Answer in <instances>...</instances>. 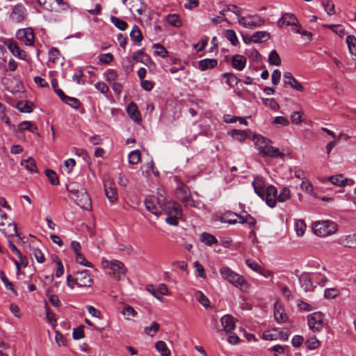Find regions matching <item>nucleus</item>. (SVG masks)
<instances>
[{"mask_svg":"<svg viewBox=\"0 0 356 356\" xmlns=\"http://www.w3.org/2000/svg\"><path fill=\"white\" fill-rule=\"evenodd\" d=\"M220 273L222 278L241 291H247L249 286L245 279L227 266L222 267Z\"/></svg>","mask_w":356,"mask_h":356,"instance_id":"f257e3e1","label":"nucleus"},{"mask_svg":"<svg viewBox=\"0 0 356 356\" xmlns=\"http://www.w3.org/2000/svg\"><path fill=\"white\" fill-rule=\"evenodd\" d=\"M312 229L316 235L324 237L335 233L337 225L333 222L323 220L314 222Z\"/></svg>","mask_w":356,"mask_h":356,"instance_id":"f03ea898","label":"nucleus"},{"mask_svg":"<svg viewBox=\"0 0 356 356\" xmlns=\"http://www.w3.org/2000/svg\"><path fill=\"white\" fill-rule=\"evenodd\" d=\"M102 266L103 268H108L111 270L108 273L109 275L113 277L116 280H120L122 276H124L127 269L124 264L118 260H113L108 261L107 260H102Z\"/></svg>","mask_w":356,"mask_h":356,"instance_id":"7ed1b4c3","label":"nucleus"},{"mask_svg":"<svg viewBox=\"0 0 356 356\" xmlns=\"http://www.w3.org/2000/svg\"><path fill=\"white\" fill-rule=\"evenodd\" d=\"M307 323L310 330L313 332L321 331L323 326V315L321 312H314L307 316Z\"/></svg>","mask_w":356,"mask_h":356,"instance_id":"20e7f679","label":"nucleus"},{"mask_svg":"<svg viewBox=\"0 0 356 356\" xmlns=\"http://www.w3.org/2000/svg\"><path fill=\"white\" fill-rule=\"evenodd\" d=\"M27 12L25 6L22 3L15 5L10 15V19L15 23L22 22L26 17Z\"/></svg>","mask_w":356,"mask_h":356,"instance_id":"39448f33","label":"nucleus"},{"mask_svg":"<svg viewBox=\"0 0 356 356\" xmlns=\"http://www.w3.org/2000/svg\"><path fill=\"white\" fill-rule=\"evenodd\" d=\"M122 1L132 13H136L138 15H142L146 10V5L143 0H122Z\"/></svg>","mask_w":356,"mask_h":356,"instance_id":"423d86ee","label":"nucleus"},{"mask_svg":"<svg viewBox=\"0 0 356 356\" xmlns=\"http://www.w3.org/2000/svg\"><path fill=\"white\" fill-rule=\"evenodd\" d=\"M39 245L40 243L33 241L26 246L25 250L26 252L32 253L38 263L42 264L45 261V257Z\"/></svg>","mask_w":356,"mask_h":356,"instance_id":"0eeeda50","label":"nucleus"},{"mask_svg":"<svg viewBox=\"0 0 356 356\" xmlns=\"http://www.w3.org/2000/svg\"><path fill=\"white\" fill-rule=\"evenodd\" d=\"M263 200H265L268 207L271 208L275 207L277 200V188L273 185L268 186L266 188L264 198Z\"/></svg>","mask_w":356,"mask_h":356,"instance_id":"6e6552de","label":"nucleus"},{"mask_svg":"<svg viewBox=\"0 0 356 356\" xmlns=\"http://www.w3.org/2000/svg\"><path fill=\"white\" fill-rule=\"evenodd\" d=\"M16 37L18 40L24 42L27 46H31L33 44L34 34L31 29H19L17 32Z\"/></svg>","mask_w":356,"mask_h":356,"instance_id":"1a4fd4ad","label":"nucleus"},{"mask_svg":"<svg viewBox=\"0 0 356 356\" xmlns=\"http://www.w3.org/2000/svg\"><path fill=\"white\" fill-rule=\"evenodd\" d=\"M277 24L280 27L291 26L292 28H296L299 26L296 17L292 13H284L281 19L278 21Z\"/></svg>","mask_w":356,"mask_h":356,"instance_id":"9d476101","label":"nucleus"},{"mask_svg":"<svg viewBox=\"0 0 356 356\" xmlns=\"http://www.w3.org/2000/svg\"><path fill=\"white\" fill-rule=\"evenodd\" d=\"M176 195L178 200L186 205L191 201V193L189 188L184 184H181L178 187L176 191Z\"/></svg>","mask_w":356,"mask_h":356,"instance_id":"9b49d317","label":"nucleus"},{"mask_svg":"<svg viewBox=\"0 0 356 356\" xmlns=\"http://www.w3.org/2000/svg\"><path fill=\"white\" fill-rule=\"evenodd\" d=\"M0 230L7 238L17 236V225L15 222H9L7 226L3 222H0Z\"/></svg>","mask_w":356,"mask_h":356,"instance_id":"f8f14e48","label":"nucleus"},{"mask_svg":"<svg viewBox=\"0 0 356 356\" xmlns=\"http://www.w3.org/2000/svg\"><path fill=\"white\" fill-rule=\"evenodd\" d=\"M182 216V211L180 205L179 204L175 209H172L171 212L165 218V221L167 223L177 226L178 225V219L181 218Z\"/></svg>","mask_w":356,"mask_h":356,"instance_id":"ddd939ff","label":"nucleus"},{"mask_svg":"<svg viewBox=\"0 0 356 356\" xmlns=\"http://www.w3.org/2000/svg\"><path fill=\"white\" fill-rule=\"evenodd\" d=\"M284 83L298 91H303V86L293 76L291 72L284 74Z\"/></svg>","mask_w":356,"mask_h":356,"instance_id":"4468645a","label":"nucleus"},{"mask_svg":"<svg viewBox=\"0 0 356 356\" xmlns=\"http://www.w3.org/2000/svg\"><path fill=\"white\" fill-rule=\"evenodd\" d=\"M105 195L111 202H115L118 200V193L115 185L107 181L104 183Z\"/></svg>","mask_w":356,"mask_h":356,"instance_id":"2eb2a0df","label":"nucleus"},{"mask_svg":"<svg viewBox=\"0 0 356 356\" xmlns=\"http://www.w3.org/2000/svg\"><path fill=\"white\" fill-rule=\"evenodd\" d=\"M338 242L343 247L356 248V234L342 236Z\"/></svg>","mask_w":356,"mask_h":356,"instance_id":"dca6fc26","label":"nucleus"},{"mask_svg":"<svg viewBox=\"0 0 356 356\" xmlns=\"http://www.w3.org/2000/svg\"><path fill=\"white\" fill-rule=\"evenodd\" d=\"M164 200L165 199L161 195L160 198H158V204H159V207L161 209V213L163 212L165 215L168 216L172 209H175V207L179 205V204L175 202H168L163 203Z\"/></svg>","mask_w":356,"mask_h":356,"instance_id":"f3484780","label":"nucleus"},{"mask_svg":"<svg viewBox=\"0 0 356 356\" xmlns=\"http://www.w3.org/2000/svg\"><path fill=\"white\" fill-rule=\"evenodd\" d=\"M8 49L12 53V54L22 60H25L26 57V53L25 51L22 50L15 42H10L7 44Z\"/></svg>","mask_w":356,"mask_h":356,"instance_id":"a211bd4d","label":"nucleus"},{"mask_svg":"<svg viewBox=\"0 0 356 356\" xmlns=\"http://www.w3.org/2000/svg\"><path fill=\"white\" fill-rule=\"evenodd\" d=\"M145 204L146 209L154 215H159L161 213V209L158 204V199L154 198H146L145 200Z\"/></svg>","mask_w":356,"mask_h":356,"instance_id":"6ab92c4d","label":"nucleus"},{"mask_svg":"<svg viewBox=\"0 0 356 356\" xmlns=\"http://www.w3.org/2000/svg\"><path fill=\"white\" fill-rule=\"evenodd\" d=\"M220 321L226 333H231L234 330L235 327L234 318L232 316L225 315L221 318Z\"/></svg>","mask_w":356,"mask_h":356,"instance_id":"aec40b11","label":"nucleus"},{"mask_svg":"<svg viewBox=\"0 0 356 356\" xmlns=\"http://www.w3.org/2000/svg\"><path fill=\"white\" fill-rule=\"evenodd\" d=\"M274 317L279 323H284L287 321V316L284 309L278 302H275L274 305Z\"/></svg>","mask_w":356,"mask_h":356,"instance_id":"412c9836","label":"nucleus"},{"mask_svg":"<svg viewBox=\"0 0 356 356\" xmlns=\"http://www.w3.org/2000/svg\"><path fill=\"white\" fill-rule=\"evenodd\" d=\"M231 63L234 69L241 71L245 67L246 58L243 56L236 54L232 56Z\"/></svg>","mask_w":356,"mask_h":356,"instance_id":"4be33fe9","label":"nucleus"},{"mask_svg":"<svg viewBox=\"0 0 356 356\" xmlns=\"http://www.w3.org/2000/svg\"><path fill=\"white\" fill-rule=\"evenodd\" d=\"M73 281L76 284L80 286H86L89 283V278L88 271L86 270L83 271H78L76 277Z\"/></svg>","mask_w":356,"mask_h":356,"instance_id":"5701e85b","label":"nucleus"},{"mask_svg":"<svg viewBox=\"0 0 356 356\" xmlns=\"http://www.w3.org/2000/svg\"><path fill=\"white\" fill-rule=\"evenodd\" d=\"M218 65V61L214 58H205L199 60L198 68L201 71H204L208 69H212Z\"/></svg>","mask_w":356,"mask_h":356,"instance_id":"b1692460","label":"nucleus"},{"mask_svg":"<svg viewBox=\"0 0 356 356\" xmlns=\"http://www.w3.org/2000/svg\"><path fill=\"white\" fill-rule=\"evenodd\" d=\"M270 34L267 31H257L252 35V40L254 43H261L268 40Z\"/></svg>","mask_w":356,"mask_h":356,"instance_id":"393cba45","label":"nucleus"},{"mask_svg":"<svg viewBox=\"0 0 356 356\" xmlns=\"http://www.w3.org/2000/svg\"><path fill=\"white\" fill-rule=\"evenodd\" d=\"M301 286L305 291H311L313 290V284L311 278L308 274H302L299 277Z\"/></svg>","mask_w":356,"mask_h":356,"instance_id":"a878e982","label":"nucleus"},{"mask_svg":"<svg viewBox=\"0 0 356 356\" xmlns=\"http://www.w3.org/2000/svg\"><path fill=\"white\" fill-rule=\"evenodd\" d=\"M236 216H238L237 213L232 211H227L220 216V221L223 223L234 225L238 222Z\"/></svg>","mask_w":356,"mask_h":356,"instance_id":"bb28decb","label":"nucleus"},{"mask_svg":"<svg viewBox=\"0 0 356 356\" xmlns=\"http://www.w3.org/2000/svg\"><path fill=\"white\" fill-rule=\"evenodd\" d=\"M254 143L257 149L260 152L265 148L266 145H269V143H273L270 139L267 138L263 137L261 136H257L254 138Z\"/></svg>","mask_w":356,"mask_h":356,"instance_id":"cd10ccee","label":"nucleus"},{"mask_svg":"<svg viewBox=\"0 0 356 356\" xmlns=\"http://www.w3.org/2000/svg\"><path fill=\"white\" fill-rule=\"evenodd\" d=\"M329 180L332 184L339 186H345L350 181L348 179L345 178L342 175L331 176L329 177Z\"/></svg>","mask_w":356,"mask_h":356,"instance_id":"c85d7f7f","label":"nucleus"},{"mask_svg":"<svg viewBox=\"0 0 356 356\" xmlns=\"http://www.w3.org/2000/svg\"><path fill=\"white\" fill-rule=\"evenodd\" d=\"M346 42L350 54L356 57V38L353 35H348L346 37Z\"/></svg>","mask_w":356,"mask_h":356,"instance_id":"c756f323","label":"nucleus"},{"mask_svg":"<svg viewBox=\"0 0 356 356\" xmlns=\"http://www.w3.org/2000/svg\"><path fill=\"white\" fill-rule=\"evenodd\" d=\"M130 37L134 42L139 43L142 41L143 37L142 33L136 25L134 26L130 33Z\"/></svg>","mask_w":356,"mask_h":356,"instance_id":"7c9ffc66","label":"nucleus"},{"mask_svg":"<svg viewBox=\"0 0 356 356\" xmlns=\"http://www.w3.org/2000/svg\"><path fill=\"white\" fill-rule=\"evenodd\" d=\"M252 184L257 195L264 199L266 188H264L262 181L260 180H254L252 181Z\"/></svg>","mask_w":356,"mask_h":356,"instance_id":"2f4dec72","label":"nucleus"},{"mask_svg":"<svg viewBox=\"0 0 356 356\" xmlns=\"http://www.w3.org/2000/svg\"><path fill=\"white\" fill-rule=\"evenodd\" d=\"M200 240L207 245H211L218 243V240L214 236L207 232H203L200 235Z\"/></svg>","mask_w":356,"mask_h":356,"instance_id":"473e14b6","label":"nucleus"},{"mask_svg":"<svg viewBox=\"0 0 356 356\" xmlns=\"http://www.w3.org/2000/svg\"><path fill=\"white\" fill-rule=\"evenodd\" d=\"M155 348L161 356H169L170 355V349L168 348L166 343L163 341L156 342Z\"/></svg>","mask_w":356,"mask_h":356,"instance_id":"72a5a7b5","label":"nucleus"},{"mask_svg":"<svg viewBox=\"0 0 356 356\" xmlns=\"http://www.w3.org/2000/svg\"><path fill=\"white\" fill-rule=\"evenodd\" d=\"M248 22V29H253L261 26L264 24L265 21L260 17L250 16Z\"/></svg>","mask_w":356,"mask_h":356,"instance_id":"f704fd0d","label":"nucleus"},{"mask_svg":"<svg viewBox=\"0 0 356 356\" xmlns=\"http://www.w3.org/2000/svg\"><path fill=\"white\" fill-rule=\"evenodd\" d=\"M248 133L250 131H241L237 129H234L232 131V136L236 140L239 142H243L245 139L248 136Z\"/></svg>","mask_w":356,"mask_h":356,"instance_id":"c9c22d12","label":"nucleus"},{"mask_svg":"<svg viewBox=\"0 0 356 356\" xmlns=\"http://www.w3.org/2000/svg\"><path fill=\"white\" fill-rule=\"evenodd\" d=\"M33 105L29 102H19L17 104V108L21 113H31Z\"/></svg>","mask_w":356,"mask_h":356,"instance_id":"e433bc0d","label":"nucleus"},{"mask_svg":"<svg viewBox=\"0 0 356 356\" xmlns=\"http://www.w3.org/2000/svg\"><path fill=\"white\" fill-rule=\"evenodd\" d=\"M111 21L113 25L120 31H125L128 27V24L125 21L115 16H111Z\"/></svg>","mask_w":356,"mask_h":356,"instance_id":"4c0bfd02","label":"nucleus"},{"mask_svg":"<svg viewBox=\"0 0 356 356\" xmlns=\"http://www.w3.org/2000/svg\"><path fill=\"white\" fill-rule=\"evenodd\" d=\"M278 329H273L270 330H266L264 332L262 337L265 340L273 341L277 340L279 338Z\"/></svg>","mask_w":356,"mask_h":356,"instance_id":"58836bf2","label":"nucleus"},{"mask_svg":"<svg viewBox=\"0 0 356 356\" xmlns=\"http://www.w3.org/2000/svg\"><path fill=\"white\" fill-rule=\"evenodd\" d=\"M268 63L270 65L279 66L281 65V59L275 50H272L268 55Z\"/></svg>","mask_w":356,"mask_h":356,"instance_id":"ea45409f","label":"nucleus"},{"mask_svg":"<svg viewBox=\"0 0 356 356\" xmlns=\"http://www.w3.org/2000/svg\"><path fill=\"white\" fill-rule=\"evenodd\" d=\"M321 4L328 15L335 14L334 4L331 0H322Z\"/></svg>","mask_w":356,"mask_h":356,"instance_id":"a19ab883","label":"nucleus"},{"mask_svg":"<svg viewBox=\"0 0 356 356\" xmlns=\"http://www.w3.org/2000/svg\"><path fill=\"white\" fill-rule=\"evenodd\" d=\"M121 313L126 320H130L131 317H135L137 315V312L130 305H126L122 309Z\"/></svg>","mask_w":356,"mask_h":356,"instance_id":"79ce46f5","label":"nucleus"},{"mask_svg":"<svg viewBox=\"0 0 356 356\" xmlns=\"http://www.w3.org/2000/svg\"><path fill=\"white\" fill-rule=\"evenodd\" d=\"M22 165L24 166L29 172L32 173L37 172L35 162L32 158H29L28 159L22 161Z\"/></svg>","mask_w":356,"mask_h":356,"instance_id":"37998d69","label":"nucleus"},{"mask_svg":"<svg viewBox=\"0 0 356 356\" xmlns=\"http://www.w3.org/2000/svg\"><path fill=\"white\" fill-rule=\"evenodd\" d=\"M127 111L128 114L132 119L136 121L139 120L138 116L140 115V114L138 111L137 106L134 103L129 104Z\"/></svg>","mask_w":356,"mask_h":356,"instance_id":"c03bdc74","label":"nucleus"},{"mask_svg":"<svg viewBox=\"0 0 356 356\" xmlns=\"http://www.w3.org/2000/svg\"><path fill=\"white\" fill-rule=\"evenodd\" d=\"M245 54L253 61H259L261 57L259 51L254 48H249L245 49Z\"/></svg>","mask_w":356,"mask_h":356,"instance_id":"a18cd8bd","label":"nucleus"},{"mask_svg":"<svg viewBox=\"0 0 356 356\" xmlns=\"http://www.w3.org/2000/svg\"><path fill=\"white\" fill-rule=\"evenodd\" d=\"M160 329V325L155 321L152 323L151 326L145 327L144 332L146 334L150 337H153Z\"/></svg>","mask_w":356,"mask_h":356,"instance_id":"49530a36","label":"nucleus"},{"mask_svg":"<svg viewBox=\"0 0 356 356\" xmlns=\"http://www.w3.org/2000/svg\"><path fill=\"white\" fill-rule=\"evenodd\" d=\"M45 175L48 177L49 182L54 186L59 185V180L56 173L52 170L47 169L45 170Z\"/></svg>","mask_w":356,"mask_h":356,"instance_id":"de8ad7c7","label":"nucleus"},{"mask_svg":"<svg viewBox=\"0 0 356 356\" xmlns=\"http://www.w3.org/2000/svg\"><path fill=\"white\" fill-rule=\"evenodd\" d=\"M225 35L232 45L236 46L238 44V40L234 31L226 30L225 32Z\"/></svg>","mask_w":356,"mask_h":356,"instance_id":"09e8293b","label":"nucleus"},{"mask_svg":"<svg viewBox=\"0 0 356 356\" xmlns=\"http://www.w3.org/2000/svg\"><path fill=\"white\" fill-rule=\"evenodd\" d=\"M307 225L304 220H298L296 222L295 228L298 236H302L305 234Z\"/></svg>","mask_w":356,"mask_h":356,"instance_id":"8fccbe9b","label":"nucleus"},{"mask_svg":"<svg viewBox=\"0 0 356 356\" xmlns=\"http://www.w3.org/2000/svg\"><path fill=\"white\" fill-rule=\"evenodd\" d=\"M223 76L226 78V83L229 87H234L238 82V78L233 73H225Z\"/></svg>","mask_w":356,"mask_h":356,"instance_id":"3c124183","label":"nucleus"},{"mask_svg":"<svg viewBox=\"0 0 356 356\" xmlns=\"http://www.w3.org/2000/svg\"><path fill=\"white\" fill-rule=\"evenodd\" d=\"M291 197V192L290 190L284 187L282 188L280 194L277 195V200L280 202H284L286 200H289Z\"/></svg>","mask_w":356,"mask_h":356,"instance_id":"603ef678","label":"nucleus"},{"mask_svg":"<svg viewBox=\"0 0 356 356\" xmlns=\"http://www.w3.org/2000/svg\"><path fill=\"white\" fill-rule=\"evenodd\" d=\"M195 298L204 307H209L210 301L209 299L204 295V293L200 291H197L195 293Z\"/></svg>","mask_w":356,"mask_h":356,"instance_id":"864d4df0","label":"nucleus"},{"mask_svg":"<svg viewBox=\"0 0 356 356\" xmlns=\"http://www.w3.org/2000/svg\"><path fill=\"white\" fill-rule=\"evenodd\" d=\"M168 22L175 27H179L181 26V22L179 16L176 14L168 15L167 17Z\"/></svg>","mask_w":356,"mask_h":356,"instance_id":"5fc2aeb1","label":"nucleus"},{"mask_svg":"<svg viewBox=\"0 0 356 356\" xmlns=\"http://www.w3.org/2000/svg\"><path fill=\"white\" fill-rule=\"evenodd\" d=\"M266 156H269L270 158H282L283 159L284 156V154L281 152L278 148H276L273 146L270 147L269 151L266 154Z\"/></svg>","mask_w":356,"mask_h":356,"instance_id":"6e6d98bb","label":"nucleus"},{"mask_svg":"<svg viewBox=\"0 0 356 356\" xmlns=\"http://www.w3.org/2000/svg\"><path fill=\"white\" fill-rule=\"evenodd\" d=\"M305 345L308 349L314 350L319 346L320 342L316 337H311L307 339Z\"/></svg>","mask_w":356,"mask_h":356,"instance_id":"4d7b16f0","label":"nucleus"},{"mask_svg":"<svg viewBox=\"0 0 356 356\" xmlns=\"http://www.w3.org/2000/svg\"><path fill=\"white\" fill-rule=\"evenodd\" d=\"M153 48L155 49V51L154 53L156 56H159L162 58H165L168 54V52L166 50V49L161 44H154Z\"/></svg>","mask_w":356,"mask_h":356,"instance_id":"13d9d810","label":"nucleus"},{"mask_svg":"<svg viewBox=\"0 0 356 356\" xmlns=\"http://www.w3.org/2000/svg\"><path fill=\"white\" fill-rule=\"evenodd\" d=\"M92 8H90V15H99L102 11V0H92Z\"/></svg>","mask_w":356,"mask_h":356,"instance_id":"bf43d9fd","label":"nucleus"},{"mask_svg":"<svg viewBox=\"0 0 356 356\" xmlns=\"http://www.w3.org/2000/svg\"><path fill=\"white\" fill-rule=\"evenodd\" d=\"M99 62L104 64H109L114 60V56L111 53L101 54L98 56Z\"/></svg>","mask_w":356,"mask_h":356,"instance_id":"052dcab7","label":"nucleus"},{"mask_svg":"<svg viewBox=\"0 0 356 356\" xmlns=\"http://www.w3.org/2000/svg\"><path fill=\"white\" fill-rule=\"evenodd\" d=\"M140 159V152L138 150L132 151L129 155V162L131 164H136Z\"/></svg>","mask_w":356,"mask_h":356,"instance_id":"680f3d73","label":"nucleus"},{"mask_svg":"<svg viewBox=\"0 0 356 356\" xmlns=\"http://www.w3.org/2000/svg\"><path fill=\"white\" fill-rule=\"evenodd\" d=\"M339 291L336 288L326 289L324 292V296L326 298H334L339 295Z\"/></svg>","mask_w":356,"mask_h":356,"instance_id":"e2e57ef3","label":"nucleus"},{"mask_svg":"<svg viewBox=\"0 0 356 356\" xmlns=\"http://www.w3.org/2000/svg\"><path fill=\"white\" fill-rule=\"evenodd\" d=\"M303 113L300 111L293 112L291 115V122L294 124H299L302 122Z\"/></svg>","mask_w":356,"mask_h":356,"instance_id":"0e129e2a","label":"nucleus"},{"mask_svg":"<svg viewBox=\"0 0 356 356\" xmlns=\"http://www.w3.org/2000/svg\"><path fill=\"white\" fill-rule=\"evenodd\" d=\"M273 124H280L283 127H286V126L289 125L290 122H289V120L286 118L283 117V116H277V117H275V119L273 120Z\"/></svg>","mask_w":356,"mask_h":356,"instance_id":"69168bd1","label":"nucleus"},{"mask_svg":"<svg viewBox=\"0 0 356 356\" xmlns=\"http://www.w3.org/2000/svg\"><path fill=\"white\" fill-rule=\"evenodd\" d=\"M83 328L84 327L81 325L74 329L72 336L74 339L78 340L82 339L84 337Z\"/></svg>","mask_w":356,"mask_h":356,"instance_id":"338daca9","label":"nucleus"},{"mask_svg":"<svg viewBox=\"0 0 356 356\" xmlns=\"http://www.w3.org/2000/svg\"><path fill=\"white\" fill-rule=\"evenodd\" d=\"M106 77L109 82L115 81L118 78V72L115 70L109 69L106 72Z\"/></svg>","mask_w":356,"mask_h":356,"instance_id":"774afa93","label":"nucleus"}]
</instances>
